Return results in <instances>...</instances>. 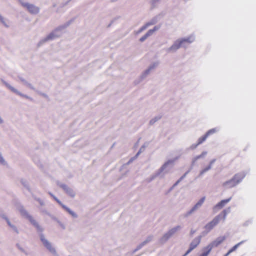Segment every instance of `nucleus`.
Returning <instances> with one entry per match:
<instances>
[{
	"label": "nucleus",
	"mask_w": 256,
	"mask_h": 256,
	"mask_svg": "<svg viewBox=\"0 0 256 256\" xmlns=\"http://www.w3.org/2000/svg\"><path fill=\"white\" fill-rule=\"evenodd\" d=\"M19 211L20 214L28 220L30 223L36 228L40 240L47 250L51 254L52 256H60L53 244L46 238L44 234H43L44 228L23 207H20L19 208Z\"/></svg>",
	"instance_id": "1"
},
{
	"label": "nucleus",
	"mask_w": 256,
	"mask_h": 256,
	"mask_svg": "<svg viewBox=\"0 0 256 256\" xmlns=\"http://www.w3.org/2000/svg\"><path fill=\"white\" fill-rule=\"evenodd\" d=\"M74 19L72 18L66 22L64 24L58 26L52 30L46 38H42L38 44V46H40L46 42L52 40L60 36L62 30L68 26L73 22Z\"/></svg>",
	"instance_id": "2"
},
{
	"label": "nucleus",
	"mask_w": 256,
	"mask_h": 256,
	"mask_svg": "<svg viewBox=\"0 0 256 256\" xmlns=\"http://www.w3.org/2000/svg\"><path fill=\"white\" fill-rule=\"evenodd\" d=\"M180 158V156H178L165 162L154 174L150 176L148 182H150L153 180L156 177H160V178H164L165 174L168 172L170 168L173 166L174 162Z\"/></svg>",
	"instance_id": "3"
},
{
	"label": "nucleus",
	"mask_w": 256,
	"mask_h": 256,
	"mask_svg": "<svg viewBox=\"0 0 256 256\" xmlns=\"http://www.w3.org/2000/svg\"><path fill=\"white\" fill-rule=\"evenodd\" d=\"M230 212V208H228L227 209L224 210L222 211V212L215 216L214 219L208 223L204 226V228L205 230H208V231H210L213 228L216 226L220 220L223 218L224 220H225L227 214Z\"/></svg>",
	"instance_id": "4"
},
{
	"label": "nucleus",
	"mask_w": 256,
	"mask_h": 256,
	"mask_svg": "<svg viewBox=\"0 0 256 256\" xmlns=\"http://www.w3.org/2000/svg\"><path fill=\"white\" fill-rule=\"evenodd\" d=\"M246 173L244 172L236 174L230 180L224 182L223 184L224 186H228L229 188H232L240 182L243 178L246 176Z\"/></svg>",
	"instance_id": "5"
},
{
	"label": "nucleus",
	"mask_w": 256,
	"mask_h": 256,
	"mask_svg": "<svg viewBox=\"0 0 256 256\" xmlns=\"http://www.w3.org/2000/svg\"><path fill=\"white\" fill-rule=\"evenodd\" d=\"M21 4L24 7L26 8L31 14H36L40 12L39 8L33 4L24 2H21Z\"/></svg>",
	"instance_id": "6"
},
{
	"label": "nucleus",
	"mask_w": 256,
	"mask_h": 256,
	"mask_svg": "<svg viewBox=\"0 0 256 256\" xmlns=\"http://www.w3.org/2000/svg\"><path fill=\"white\" fill-rule=\"evenodd\" d=\"M180 47L186 48V46L182 44V42L180 41V39L176 40L171 46L168 48L166 50L167 52H174Z\"/></svg>",
	"instance_id": "7"
},
{
	"label": "nucleus",
	"mask_w": 256,
	"mask_h": 256,
	"mask_svg": "<svg viewBox=\"0 0 256 256\" xmlns=\"http://www.w3.org/2000/svg\"><path fill=\"white\" fill-rule=\"evenodd\" d=\"M1 81L6 86L7 88H8L9 90H10L12 92L15 93L16 94L22 97L30 100H32V98L30 97L29 96H28L26 94H22V92H20L16 88H15L13 86H11L8 83L6 82L3 79H1Z\"/></svg>",
	"instance_id": "8"
},
{
	"label": "nucleus",
	"mask_w": 256,
	"mask_h": 256,
	"mask_svg": "<svg viewBox=\"0 0 256 256\" xmlns=\"http://www.w3.org/2000/svg\"><path fill=\"white\" fill-rule=\"evenodd\" d=\"M57 185L60 187L65 192L72 198H74L76 195V193L74 190L70 187L64 184L61 183L59 182H57Z\"/></svg>",
	"instance_id": "9"
},
{
	"label": "nucleus",
	"mask_w": 256,
	"mask_h": 256,
	"mask_svg": "<svg viewBox=\"0 0 256 256\" xmlns=\"http://www.w3.org/2000/svg\"><path fill=\"white\" fill-rule=\"evenodd\" d=\"M205 197L202 198L196 204L188 211L184 215V217H188L189 216L192 214L194 211L198 210V208L201 207L203 203L205 200Z\"/></svg>",
	"instance_id": "10"
},
{
	"label": "nucleus",
	"mask_w": 256,
	"mask_h": 256,
	"mask_svg": "<svg viewBox=\"0 0 256 256\" xmlns=\"http://www.w3.org/2000/svg\"><path fill=\"white\" fill-rule=\"evenodd\" d=\"M66 211L70 214L74 218H77L78 214L74 211L72 210L69 208L64 204L56 196L52 198Z\"/></svg>",
	"instance_id": "11"
},
{
	"label": "nucleus",
	"mask_w": 256,
	"mask_h": 256,
	"mask_svg": "<svg viewBox=\"0 0 256 256\" xmlns=\"http://www.w3.org/2000/svg\"><path fill=\"white\" fill-rule=\"evenodd\" d=\"M158 64V62H154L150 64L148 68L145 70L141 74L140 76V80L144 79L150 73L151 70L154 69Z\"/></svg>",
	"instance_id": "12"
},
{
	"label": "nucleus",
	"mask_w": 256,
	"mask_h": 256,
	"mask_svg": "<svg viewBox=\"0 0 256 256\" xmlns=\"http://www.w3.org/2000/svg\"><path fill=\"white\" fill-rule=\"evenodd\" d=\"M232 199V197L228 198L222 200L218 202L216 206L213 207V211L216 212L218 210L222 208L227 203H228Z\"/></svg>",
	"instance_id": "13"
},
{
	"label": "nucleus",
	"mask_w": 256,
	"mask_h": 256,
	"mask_svg": "<svg viewBox=\"0 0 256 256\" xmlns=\"http://www.w3.org/2000/svg\"><path fill=\"white\" fill-rule=\"evenodd\" d=\"M226 238L225 236H219L217 238L214 240L210 242L208 245L212 248L214 247L218 246L221 244Z\"/></svg>",
	"instance_id": "14"
},
{
	"label": "nucleus",
	"mask_w": 256,
	"mask_h": 256,
	"mask_svg": "<svg viewBox=\"0 0 256 256\" xmlns=\"http://www.w3.org/2000/svg\"><path fill=\"white\" fill-rule=\"evenodd\" d=\"M202 236H198L195 238L190 243L189 249L190 250L192 251L195 248H196L200 244Z\"/></svg>",
	"instance_id": "15"
},
{
	"label": "nucleus",
	"mask_w": 256,
	"mask_h": 256,
	"mask_svg": "<svg viewBox=\"0 0 256 256\" xmlns=\"http://www.w3.org/2000/svg\"><path fill=\"white\" fill-rule=\"evenodd\" d=\"M180 41L182 42V44L185 45L186 42L188 44H191L194 42L195 40V36L194 34H192L187 38H180Z\"/></svg>",
	"instance_id": "16"
},
{
	"label": "nucleus",
	"mask_w": 256,
	"mask_h": 256,
	"mask_svg": "<svg viewBox=\"0 0 256 256\" xmlns=\"http://www.w3.org/2000/svg\"><path fill=\"white\" fill-rule=\"evenodd\" d=\"M171 237L166 232L165 233L162 238L159 240V242L161 244L166 243Z\"/></svg>",
	"instance_id": "17"
},
{
	"label": "nucleus",
	"mask_w": 256,
	"mask_h": 256,
	"mask_svg": "<svg viewBox=\"0 0 256 256\" xmlns=\"http://www.w3.org/2000/svg\"><path fill=\"white\" fill-rule=\"evenodd\" d=\"M180 228L181 226H177L169 230L167 232L168 234L170 236L172 237L178 230H180Z\"/></svg>",
	"instance_id": "18"
},
{
	"label": "nucleus",
	"mask_w": 256,
	"mask_h": 256,
	"mask_svg": "<svg viewBox=\"0 0 256 256\" xmlns=\"http://www.w3.org/2000/svg\"><path fill=\"white\" fill-rule=\"evenodd\" d=\"M212 250L208 244L203 248V252L200 254L202 256H208Z\"/></svg>",
	"instance_id": "19"
},
{
	"label": "nucleus",
	"mask_w": 256,
	"mask_h": 256,
	"mask_svg": "<svg viewBox=\"0 0 256 256\" xmlns=\"http://www.w3.org/2000/svg\"><path fill=\"white\" fill-rule=\"evenodd\" d=\"M18 78L26 86L28 87L31 90H36L35 88L32 86V84L28 82L26 80H24L22 77H18Z\"/></svg>",
	"instance_id": "20"
},
{
	"label": "nucleus",
	"mask_w": 256,
	"mask_h": 256,
	"mask_svg": "<svg viewBox=\"0 0 256 256\" xmlns=\"http://www.w3.org/2000/svg\"><path fill=\"white\" fill-rule=\"evenodd\" d=\"M158 22V17L156 16H154L152 19H151L149 22H146V26L148 27L150 26L154 25V24H156V23H157Z\"/></svg>",
	"instance_id": "21"
},
{
	"label": "nucleus",
	"mask_w": 256,
	"mask_h": 256,
	"mask_svg": "<svg viewBox=\"0 0 256 256\" xmlns=\"http://www.w3.org/2000/svg\"><path fill=\"white\" fill-rule=\"evenodd\" d=\"M246 240H242L241 242H238V244H236L234 245L233 247H232L229 250V253H232V252H234V250H236L240 246L241 244H242L243 243H244Z\"/></svg>",
	"instance_id": "22"
},
{
	"label": "nucleus",
	"mask_w": 256,
	"mask_h": 256,
	"mask_svg": "<svg viewBox=\"0 0 256 256\" xmlns=\"http://www.w3.org/2000/svg\"><path fill=\"white\" fill-rule=\"evenodd\" d=\"M218 130H219V129L218 128H212V129L208 130L205 134L208 137L210 135H212V134L218 132Z\"/></svg>",
	"instance_id": "23"
},
{
	"label": "nucleus",
	"mask_w": 256,
	"mask_h": 256,
	"mask_svg": "<svg viewBox=\"0 0 256 256\" xmlns=\"http://www.w3.org/2000/svg\"><path fill=\"white\" fill-rule=\"evenodd\" d=\"M190 172V170H188L174 184V186H176Z\"/></svg>",
	"instance_id": "24"
},
{
	"label": "nucleus",
	"mask_w": 256,
	"mask_h": 256,
	"mask_svg": "<svg viewBox=\"0 0 256 256\" xmlns=\"http://www.w3.org/2000/svg\"><path fill=\"white\" fill-rule=\"evenodd\" d=\"M211 168H212L210 167V166H208L204 168L200 171L198 176H202L205 172L208 171Z\"/></svg>",
	"instance_id": "25"
},
{
	"label": "nucleus",
	"mask_w": 256,
	"mask_h": 256,
	"mask_svg": "<svg viewBox=\"0 0 256 256\" xmlns=\"http://www.w3.org/2000/svg\"><path fill=\"white\" fill-rule=\"evenodd\" d=\"M208 138V136L206 134H204L203 136L202 137H200L198 140V144H200L202 143H203Z\"/></svg>",
	"instance_id": "26"
},
{
	"label": "nucleus",
	"mask_w": 256,
	"mask_h": 256,
	"mask_svg": "<svg viewBox=\"0 0 256 256\" xmlns=\"http://www.w3.org/2000/svg\"><path fill=\"white\" fill-rule=\"evenodd\" d=\"M161 118H162V116H155L154 118H152L150 121V125L154 124L156 122L159 120H160Z\"/></svg>",
	"instance_id": "27"
},
{
	"label": "nucleus",
	"mask_w": 256,
	"mask_h": 256,
	"mask_svg": "<svg viewBox=\"0 0 256 256\" xmlns=\"http://www.w3.org/2000/svg\"><path fill=\"white\" fill-rule=\"evenodd\" d=\"M152 36V34L149 33V32L148 31L147 32L144 34V35L142 37H141L140 38V42H144V41H145L146 40V39L149 37L150 36Z\"/></svg>",
	"instance_id": "28"
},
{
	"label": "nucleus",
	"mask_w": 256,
	"mask_h": 256,
	"mask_svg": "<svg viewBox=\"0 0 256 256\" xmlns=\"http://www.w3.org/2000/svg\"><path fill=\"white\" fill-rule=\"evenodd\" d=\"M21 184L29 191L30 192V188L28 186V182L25 180L22 179L20 180Z\"/></svg>",
	"instance_id": "29"
},
{
	"label": "nucleus",
	"mask_w": 256,
	"mask_h": 256,
	"mask_svg": "<svg viewBox=\"0 0 256 256\" xmlns=\"http://www.w3.org/2000/svg\"><path fill=\"white\" fill-rule=\"evenodd\" d=\"M160 28V26L157 25L154 26L152 29L149 30L148 31L149 32V33H150L152 35L154 32L158 30Z\"/></svg>",
	"instance_id": "30"
},
{
	"label": "nucleus",
	"mask_w": 256,
	"mask_h": 256,
	"mask_svg": "<svg viewBox=\"0 0 256 256\" xmlns=\"http://www.w3.org/2000/svg\"><path fill=\"white\" fill-rule=\"evenodd\" d=\"M153 238V236L152 235H150L149 236H148L146 238V239L145 240H144L142 243L144 244V246L146 244L148 243L149 242H151Z\"/></svg>",
	"instance_id": "31"
},
{
	"label": "nucleus",
	"mask_w": 256,
	"mask_h": 256,
	"mask_svg": "<svg viewBox=\"0 0 256 256\" xmlns=\"http://www.w3.org/2000/svg\"><path fill=\"white\" fill-rule=\"evenodd\" d=\"M32 197L36 200L38 202V203L41 206H43L44 205V202L42 199H40V198H38L34 196H32Z\"/></svg>",
	"instance_id": "32"
},
{
	"label": "nucleus",
	"mask_w": 256,
	"mask_h": 256,
	"mask_svg": "<svg viewBox=\"0 0 256 256\" xmlns=\"http://www.w3.org/2000/svg\"><path fill=\"white\" fill-rule=\"evenodd\" d=\"M198 159L197 158V157L196 156H195L194 158L192 159V163H191V166H190V168L189 170H190V171L193 168L194 166L195 165V164L196 162V161L198 160Z\"/></svg>",
	"instance_id": "33"
},
{
	"label": "nucleus",
	"mask_w": 256,
	"mask_h": 256,
	"mask_svg": "<svg viewBox=\"0 0 256 256\" xmlns=\"http://www.w3.org/2000/svg\"><path fill=\"white\" fill-rule=\"evenodd\" d=\"M0 21L6 27L8 28L9 26L8 25L6 24V20L0 14Z\"/></svg>",
	"instance_id": "34"
},
{
	"label": "nucleus",
	"mask_w": 256,
	"mask_h": 256,
	"mask_svg": "<svg viewBox=\"0 0 256 256\" xmlns=\"http://www.w3.org/2000/svg\"><path fill=\"white\" fill-rule=\"evenodd\" d=\"M144 246V244L142 242L141 244H140L139 245L137 246L136 249H134L133 250L132 254H134L136 252L141 249Z\"/></svg>",
	"instance_id": "35"
},
{
	"label": "nucleus",
	"mask_w": 256,
	"mask_h": 256,
	"mask_svg": "<svg viewBox=\"0 0 256 256\" xmlns=\"http://www.w3.org/2000/svg\"><path fill=\"white\" fill-rule=\"evenodd\" d=\"M145 148H146V146L144 145L140 147V150H138V151L137 152V154H136V155L135 156V157H137L140 153L143 152Z\"/></svg>",
	"instance_id": "36"
},
{
	"label": "nucleus",
	"mask_w": 256,
	"mask_h": 256,
	"mask_svg": "<svg viewBox=\"0 0 256 256\" xmlns=\"http://www.w3.org/2000/svg\"><path fill=\"white\" fill-rule=\"evenodd\" d=\"M46 214L47 215H48V216H50L52 220H54L56 221V222L59 220L58 219V218H56V216H54L53 215H52L51 214H50L47 211H46Z\"/></svg>",
	"instance_id": "37"
},
{
	"label": "nucleus",
	"mask_w": 256,
	"mask_h": 256,
	"mask_svg": "<svg viewBox=\"0 0 256 256\" xmlns=\"http://www.w3.org/2000/svg\"><path fill=\"white\" fill-rule=\"evenodd\" d=\"M0 163L2 165H6V162L5 161L4 159V158L3 156H2V154L1 152H0Z\"/></svg>",
	"instance_id": "38"
},
{
	"label": "nucleus",
	"mask_w": 256,
	"mask_h": 256,
	"mask_svg": "<svg viewBox=\"0 0 256 256\" xmlns=\"http://www.w3.org/2000/svg\"><path fill=\"white\" fill-rule=\"evenodd\" d=\"M206 154L207 152L206 151H204L200 154L196 156L197 157V158L200 159L204 158L206 156Z\"/></svg>",
	"instance_id": "39"
},
{
	"label": "nucleus",
	"mask_w": 256,
	"mask_h": 256,
	"mask_svg": "<svg viewBox=\"0 0 256 256\" xmlns=\"http://www.w3.org/2000/svg\"><path fill=\"white\" fill-rule=\"evenodd\" d=\"M148 28V26H146V25L145 24L144 26H142L138 30V32H136V34H138L140 32H142V31H144V30H145L146 28Z\"/></svg>",
	"instance_id": "40"
},
{
	"label": "nucleus",
	"mask_w": 256,
	"mask_h": 256,
	"mask_svg": "<svg viewBox=\"0 0 256 256\" xmlns=\"http://www.w3.org/2000/svg\"><path fill=\"white\" fill-rule=\"evenodd\" d=\"M16 247L22 252L26 254H28L26 250L18 244H16Z\"/></svg>",
	"instance_id": "41"
},
{
	"label": "nucleus",
	"mask_w": 256,
	"mask_h": 256,
	"mask_svg": "<svg viewBox=\"0 0 256 256\" xmlns=\"http://www.w3.org/2000/svg\"><path fill=\"white\" fill-rule=\"evenodd\" d=\"M160 0H152L151 4L153 7H154L160 1Z\"/></svg>",
	"instance_id": "42"
},
{
	"label": "nucleus",
	"mask_w": 256,
	"mask_h": 256,
	"mask_svg": "<svg viewBox=\"0 0 256 256\" xmlns=\"http://www.w3.org/2000/svg\"><path fill=\"white\" fill-rule=\"evenodd\" d=\"M199 144H198V143L197 144H192L190 148H188L189 150H194L195 148H196V147L198 146Z\"/></svg>",
	"instance_id": "43"
},
{
	"label": "nucleus",
	"mask_w": 256,
	"mask_h": 256,
	"mask_svg": "<svg viewBox=\"0 0 256 256\" xmlns=\"http://www.w3.org/2000/svg\"><path fill=\"white\" fill-rule=\"evenodd\" d=\"M4 219L6 222V223L10 227L12 225L6 216L4 217Z\"/></svg>",
	"instance_id": "44"
},
{
	"label": "nucleus",
	"mask_w": 256,
	"mask_h": 256,
	"mask_svg": "<svg viewBox=\"0 0 256 256\" xmlns=\"http://www.w3.org/2000/svg\"><path fill=\"white\" fill-rule=\"evenodd\" d=\"M57 223L59 224V226L63 229H66V226L65 225L62 223L60 220H58Z\"/></svg>",
	"instance_id": "45"
},
{
	"label": "nucleus",
	"mask_w": 256,
	"mask_h": 256,
	"mask_svg": "<svg viewBox=\"0 0 256 256\" xmlns=\"http://www.w3.org/2000/svg\"><path fill=\"white\" fill-rule=\"evenodd\" d=\"M10 228L13 230L14 231L16 234H18L19 232L17 228L14 224H12Z\"/></svg>",
	"instance_id": "46"
},
{
	"label": "nucleus",
	"mask_w": 256,
	"mask_h": 256,
	"mask_svg": "<svg viewBox=\"0 0 256 256\" xmlns=\"http://www.w3.org/2000/svg\"><path fill=\"white\" fill-rule=\"evenodd\" d=\"M210 232V231H208V230H205L204 229V230L202 232V235H200V236H205L206 235L208 232Z\"/></svg>",
	"instance_id": "47"
},
{
	"label": "nucleus",
	"mask_w": 256,
	"mask_h": 256,
	"mask_svg": "<svg viewBox=\"0 0 256 256\" xmlns=\"http://www.w3.org/2000/svg\"><path fill=\"white\" fill-rule=\"evenodd\" d=\"M210 232V231H208V230H205L204 229V230L202 232V235H200V236H205L206 235L208 232Z\"/></svg>",
	"instance_id": "48"
},
{
	"label": "nucleus",
	"mask_w": 256,
	"mask_h": 256,
	"mask_svg": "<svg viewBox=\"0 0 256 256\" xmlns=\"http://www.w3.org/2000/svg\"><path fill=\"white\" fill-rule=\"evenodd\" d=\"M0 216L3 219L4 218V217L6 216V214H4V212L0 210Z\"/></svg>",
	"instance_id": "49"
},
{
	"label": "nucleus",
	"mask_w": 256,
	"mask_h": 256,
	"mask_svg": "<svg viewBox=\"0 0 256 256\" xmlns=\"http://www.w3.org/2000/svg\"><path fill=\"white\" fill-rule=\"evenodd\" d=\"M216 161V159H212V160L210 162V164H208V166H210V167L212 168V164L215 162Z\"/></svg>",
	"instance_id": "50"
},
{
	"label": "nucleus",
	"mask_w": 256,
	"mask_h": 256,
	"mask_svg": "<svg viewBox=\"0 0 256 256\" xmlns=\"http://www.w3.org/2000/svg\"><path fill=\"white\" fill-rule=\"evenodd\" d=\"M38 94L46 98H48V95L44 93L38 92Z\"/></svg>",
	"instance_id": "51"
},
{
	"label": "nucleus",
	"mask_w": 256,
	"mask_h": 256,
	"mask_svg": "<svg viewBox=\"0 0 256 256\" xmlns=\"http://www.w3.org/2000/svg\"><path fill=\"white\" fill-rule=\"evenodd\" d=\"M192 251L191 250H190V249L188 248L187 251L186 252V253H184V255H182V256H186L188 254H189Z\"/></svg>",
	"instance_id": "52"
},
{
	"label": "nucleus",
	"mask_w": 256,
	"mask_h": 256,
	"mask_svg": "<svg viewBox=\"0 0 256 256\" xmlns=\"http://www.w3.org/2000/svg\"><path fill=\"white\" fill-rule=\"evenodd\" d=\"M196 232V230H191L190 232V235L192 236L195 232Z\"/></svg>",
	"instance_id": "53"
},
{
	"label": "nucleus",
	"mask_w": 256,
	"mask_h": 256,
	"mask_svg": "<svg viewBox=\"0 0 256 256\" xmlns=\"http://www.w3.org/2000/svg\"><path fill=\"white\" fill-rule=\"evenodd\" d=\"M136 157L134 156V158H131L129 161L128 162L127 164H129L130 162H132V160H134V159Z\"/></svg>",
	"instance_id": "54"
},
{
	"label": "nucleus",
	"mask_w": 256,
	"mask_h": 256,
	"mask_svg": "<svg viewBox=\"0 0 256 256\" xmlns=\"http://www.w3.org/2000/svg\"><path fill=\"white\" fill-rule=\"evenodd\" d=\"M249 223H252V220H248V221L246 222L244 224V226H246Z\"/></svg>",
	"instance_id": "55"
},
{
	"label": "nucleus",
	"mask_w": 256,
	"mask_h": 256,
	"mask_svg": "<svg viewBox=\"0 0 256 256\" xmlns=\"http://www.w3.org/2000/svg\"><path fill=\"white\" fill-rule=\"evenodd\" d=\"M3 122H4V120H3L2 118H1V116H0V124H2Z\"/></svg>",
	"instance_id": "56"
},
{
	"label": "nucleus",
	"mask_w": 256,
	"mask_h": 256,
	"mask_svg": "<svg viewBox=\"0 0 256 256\" xmlns=\"http://www.w3.org/2000/svg\"><path fill=\"white\" fill-rule=\"evenodd\" d=\"M175 186H174V185L170 188V190H168V192H170V191H172V189L174 188Z\"/></svg>",
	"instance_id": "57"
},
{
	"label": "nucleus",
	"mask_w": 256,
	"mask_h": 256,
	"mask_svg": "<svg viewBox=\"0 0 256 256\" xmlns=\"http://www.w3.org/2000/svg\"><path fill=\"white\" fill-rule=\"evenodd\" d=\"M48 194L52 197L53 198L54 196L50 192H48Z\"/></svg>",
	"instance_id": "58"
},
{
	"label": "nucleus",
	"mask_w": 256,
	"mask_h": 256,
	"mask_svg": "<svg viewBox=\"0 0 256 256\" xmlns=\"http://www.w3.org/2000/svg\"><path fill=\"white\" fill-rule=\"evenodd\" d=\"M40 210L42 212H44V214H46V210H43V209H41Z\"/></svg>",
	"instance_id": "59"
},
{
	"label": "nucleus",
	"mask_w": 256,
	"mask_h": 256,
	"mask_svg": "<svg viewBox=\"0 0 256 256\" xmlns=\"http://www.w3.org/2000/svg\"><path fill=\"white\" fill-rule=\"evenodd\" d=\"M230 253H229V252L226 254L224 256H228Z\"/></svg>",
	"instance_id": "60"
},
{
	"label": "nucleus",
	"mask_w": 256,
	"mask_h": 256,
	"mask_svg": "<svg viewBox=\"0 0 256 256\" xmlns=\"http://www.w3.org/2000/svg\"><path fill=\"white\" fill-rule=\"evenodd\" d=\"M113 22H114V20H112L111 22L108 24V27H110L111 26V24L113 23Z\"/></svg>",
	"instance_id": "61"
},
{
	"label": "nucleus",
	"mask_w": 256,
	"mask_h": 256,
	"mask_svg": "<svg viewBox=\"0 0 256 256\" xmlns=\"http://www.w3.org/2000/svg\"><path fill=\"white\" fill-rule=\"evenodd\" d=\"M113 22H114V20H112L111 22L108 24V27H110L111 26V24L113 23Z\"/></svg>",
	"instance_id": "62"
}]
</instances>
